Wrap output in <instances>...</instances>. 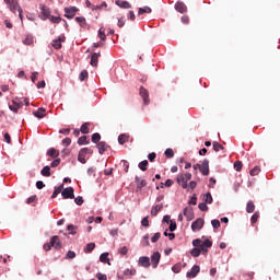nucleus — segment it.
Masks as SVG:
<instances>
[{"label": "nucleus", "instance_id": "f257e3e1", "mask_svg": "<svg viewBox=\"0 0 280 280\" xmlns=\"http://www.w3.org/2000/svg\"><path fill=\"white\" fill-rule=\"evenodd\" d=\"M192 246H195V248H199L201 255H207V253H209V248H211V246H213V242H211L209 238H207L202 243V240L196 238L192 241Z\"/></svg>", "mask_w": 280, "mask_h": 280}, {"label": "nucleus", "instance_id": "f03ea898", "mask_svg": "<svg viewBox=\"0 0 280 280\" xmlns=\"http://www.w3.org/2000/svg\"><path fill=\"white\" fill-rule=\"evenodd\" d=\"M4 3L8 4L9 10L13 12V14H16V12H19V16L21 21H23V9H21L19 0H4Z\"/></svg>", "mask_w": 280, "mask_h": 280}, {"label": "nucleus", "instance_id": "7ed1b4c3", "mask_svg": "<svg viewBox=\"0 0 280 280\" xmlns=\"http://www.w3.org/2000/svg\"><path fill=\"white\" fill-rule=\"evenodd\" d=\"M189 180H191V173H182L177 175V183L183 189H187V183H189Z\"/></svg>", "mask_w": 280, "mask_h": 280}, {"label": "nucleus", "instance_id": "20e7f679", "mask_svg": "<svg viewBox=\"0 0 280 280\" xmlns=\"http://www.w3.org/2000/svg\"><path fill=\"white\" fill-rule=\"evenodd\" d=\"M86 154H93V149L83 148L79 151L78 161L79 163H86Z\"/></svg>", "mask_w": 280, "mask_h": 280}, {"label": "nucleus", "instance_id": "39448f33", "mask_svg": "<svg viewBox=\"0 0 280 280\" xmlns=\"http://www.w3.org/2000/svg\"><path fill=\"white\" fill-rule=\"evenodd\" d=\"M42 21H47L51 16V11L45 4L39 5Z\"/></svg>", "mask_w": 280, "mask_h": 280}, {"label": "nucleus", "instance_id": "423d86ee", "mask_svg": "<svg viewBox=\"0 0 280 280\" xmlns=\"http://www.w3.org/2000/svg\"><path fill=\"white\" fill-rule=\"evenodd\" d=\"M73 187H68L61 191V196L65 200L70 199L73 200L75 198V195L73 194Z\"/></svg>", "mask_w": 280, "mask_h": 280}, {"label": "nucleus", "instance_id": "0eeeda50", "mask_svg": "<svg viewBox=\"0 0 280 280\" xmlns=\"http://www.w3.org/2000/svg\"><path fill=\"white\" fill-rule=\"evenodd\" d=\"M79 12V9L77 7H67L65 8V16L66 19H73L75 16V13Z\"/></svg>", "mask_w": 280, "mask_h": 280}, {"label": "nucleus", "instance_id": "6e6552de", "mask_svg": "<svg viewBox=\"0 0 280 280\" xmlns=\"http://www.w3.org/2000/svg\"><path fill=\"white\" fill-rule=\"evenodd\" d=\"M50 244L56 250H60V248H62V242H60V236L58 235H55L50 238Z\"/></svg>", "mask_w": 280, "mask_h": 280}, {"label": "nucleus", "instance_id": "1a4fd4ad", "mask_svg": "<svg viewBox=\"0 0 280 280\" xmlns=\"http://www.w3.org/2000/svg\"><path fill=\"white\" fill-rule=\"evenodd\" d=\"M205 226V219L198 218L195 222L191 224L192 231H200Z\"/></svg>", "mask_w": 280, "mask_h": 280}, {"label": "nucleus", "instance_id": "9d476101", "mask_svg": "<svg viewBox=\"0 0 280 280\" xmlns=\"http://www.w3.org/2000/svg\"><path fill=\"white\" fill-rule=\"evenodd\" d=\"M160 261H161V253H159V252L153 253V255L151 256L152 267L159 268Z\"/></svg>", "mask_w": 280, "mask_h": 280}, {"label": "nucleus", "instance_id": "9b49d317", "mask_svg": "<svg viewBox=\"0 0 280 280\" xmlns=\"http://www.w3.org/2000/svg\"><path fill=\"white\" fill-rule=\"evenodd\" d=\"M198 272H200V266L195 265L192 266L191 270L186 273L188 279H195V277H198Z\"/></svg>", "mask_w": 280, "mask_h": 280}, {"label": "nucleus", "instance_id": "f8f14e48", "mask_svg": "<svg viewBox=\"0 0 280 280\" xmlns=\"http://www.w3.org/2000/svg\"><path fill=\"white\" fill-rule=\"evenodd\" d=\"M135 183L137 185V191H141V189H143V187L148 186V182H145V179H141V177H139V176L135 177Z\"/></svg>", "mask_w": 280, "mask_h": 280}, {"label": "nucleus", "instance_id": "ddd939ff", "mask_svg": "<svg viewBox=\"0 0 280 280\" xmlns=\"http://www.w3.org/2000/svg\"><path fill=\"white\" fill-rule=\"evenodd\" d=\"M140 96L142 97L144 104H150V93L143 86L140 88Z\"/></svg>", "mask_w": 280, "mask_h": 280}, {"label": "nucleus", "instance_id": "4468645a", "mask_svg": "<svg viewBox=\"0 0 280 280\" xmlns=\"http://www.w3.org/2000/svg\"><path fill=\"white\" fill-rule=\"evenodd\" d=\"M203 176H209V160H203L200 171Z\"/></svg>", "mask_w": 280, "mask_h": 280}, {"label": "nucleus", "instance_id": "2eb2a0df", "mask_svg": "<svg viewBox=\"0 0 280 280\" xmlns=\"http://www.w3.org/2000/svg\"><path fill=\"white\" fill-rule=\"evenodd\" d=\"M139 266L142 268H148L150 266V257L141 256L138 260Z\"/></svg>", "mask_w": 280, "mask_h": 280}, {"label": "nucleus", "instance_id": "dca6fc26", "mask_svg": "<svg viewBox=\"0 0 280 280\" xmlns=\"http://www.w3.org/2000/svg\"><path fill=\"white\" fill-rule=\"evenodd\" d=\"M34 117H37V119H43L47 115V109L44 107H39L37 110L33 112Z\"/></svg>", "mask_w": 280, "mask_h": 280}, {"label": "nucleus", "instance_id": "f3484780", "mask_svg": "<svg viewBox=\"0 0 280 280\" xmlns=\"http://www.w3.org/2000/svg\"><path fill=\"white\" fill-rule=\"evenodd\" d=\"M100 56H102L101 52H94V54H92V56H91V61H90L91 67H97V62H98V60H100Z\"/></svg>", "mask_w": 280, "mask_h": 280}, {"label": "nucleus", "instance_id": "a211bd4d", "mask_svg": "<svg viewBox=\"0 0 280 280\" xmlns=\"http://www.w3.org/2000/svg\"><path fill=\"white\" fill-rule=\"evenodd\" d=\"M175 10L180 14H185L187 12V5L183 2H176Z\"/></svg>", "mask_w": 280, "mask_h": 280}, {"label": "nucleus", "instance_id": "6ab92c4d", "mask_svg": "<svg viewBox=\"0 0 280 280\" xmlns=\"http://www.w3.org/2000/svg\"><path fill=\"white\" fill-rule=\"evenodd\" d=\"M62 43H65V37H59L58 39L52 40L54 49H62Z\"/></svg>", "mask_w": 280, "mask_h": 280}, {"label": "nucleus", "instance_id": "aec40b11", "mask_svg": "<svg viewBox=\"0 0 280 280\" xmlns=\"http://www.w3.org/2000/svg\"><path fill=\"white\" fill-rule=\"evenodd\" d=\"M108 148H110V145L106 144L104 141L97 143V150L100 154H104Z\"/></svg>", "mask_w": 280, "mask_h": 280}, {"label": "nucleus", "instance_id": "412c9836", "mask_svg": "<svg viewBox=\"0 0 280 280\" xmlns=\"http://www.w3.org/2000/svg\"><path fill=\"white\" fill-rule=\"evenodd\" d=\"M184 215L187 218V220H192L194 219V208L188 207L184 209Z\"/></svg>", "mask_w": 280, "mask_h": 280}, {"label": "nucleus", "instance_id": "4be33fe9", "mask_svg": "<svg viewBox=\"0 0 280 280\" xmlns=\"http://www.w3.org/2000/svg\"><path fill=\"white\" fill-rule=\"evenodd\" d=\"M21 106H23V103H18L16 101H12V104L9 105V108L13 113H19V108H21Z\"/></svg>", "mask_w": 280, "mask_h": 280}, {"label": "nucleus", "instance_id": "5701e85b", "mask_svg": "<svg viewBox=\"0 0 280 280\" xmlns=\"http://www.w3.org/2000/svg\"><path fill=\"white\" fill-rule=\"evenodd\" d=\"M162 209H163V203L156 205V206L152 207V209H151V215H152L153 218H156V215H159V211H161Z\"/></svg>", "mask_w": 280, "mask_h": 280}, {"label": "nucleus", "instance_id": "b1692460", "mask_svg": "<svg viewBox=\"0 0 280 280\" xmlns=\"http://www.w3.org/2000/svg\"><path fill=\"white\" fill-rule=\"evenodd\" d=\"M47 155L51 159H58V156H60V152L54 148H50L47 152Z\"/></svg>", "mask_w": 280, "mask_h": 280}, {"label": "nucleus", "instance_id": "393cba45", "mask_svg": "<svg viewBox=\"0 0 280 280\" xmlns=\"http://www.w3.org/2000/svg\"><path fill=\"white\" fill-rule=\"evenodd\" d=\"M141 14H152V9L150 7L139 8L138 16H141Z\"/></svg>", "mask_w": 280, "mask_h": 280}, {"label": "nucleus", "instance_id": "a878e982", "mask_svg": "<svg viewBox=\"0 0 280 280\" xmlns=\"http://www.w3.org/2000/svg\"><path fill=\"white\" fill-rule=\"evenodd\" d=\"M23 45H34V36L26 35V37L23 39Z\"/></svg>", "mask_w": 280, "mask_h": 280}, {"label": "nucleus", "instance_id": "bb28decb", "mask_svg": "<svg viewBox=\"0 0 280 280\" xmlns=\"http://www.w3.org/2000/svg\"><path fill=\"white\" fill-rule=\"evenodd\" d=\"M246 212L254 213L255 212V202L248 201L246 205Z\"/></svg>", "mask_w": 280, "mask_h": 280}, {"label": "nucleus", "instance_id": "cd10ccee", "mask_svg": "<svg viewBox=\"0 0 280 280\" xmlns=\"http://www.w3.org/2000/svg\"><path fill=\"white\" fill-rule=\"evenodd\" d=\"M62 189H65V185L62 184L59 187L55 188L51 198H57L59 194H62Z\"/></svg>", "mask_w": 280, "mask_h": 280}, {"label": "nucleus", "instance_id": "c85d7f7f", "mask_svg": "<svg viewBox=\"0 0 280 280\" xmlns=\"http://www.w3.org/2000/svg\"><path fill=\"white\" fill-rule=\"evenodd\" d=\"M42 176H46L47 178L49 176H51V168L49 166H45L42 171H40Z\"/></svg>", "mask_w": 280, "mask_h": 280}, {"label": "nucleus", "instance_id": "c756f323", "mask_svg": "<svg viewBox=\"0 0 280 280\" xmlns=\"http://www.w3.org/2000/svg\"><path fill=\"white\" fill-rule=\"evenodd\" d=\"M148 165H149V162L148 160H143L142 162H140L138 164V167L139 170H141L142 172H145L148 170Z\"/></svg>", "mask_w": 280, "mask_h": 280}, {"label": "nucleus", "instance_id": "7c9ffc66", "mask_svg": "<svg viewBox=\"0 0 280 280\" xmlns=\"http://www.w3.org/2000/svg\"><path fill=\"white\" fill-rule=\"evenodd\" d=\"M89 140H88V138H86V136H82V137H80L79 139H78V144L79 145H89Z\"/></svg>", "mask_w": 280, "mask_h": 280}, {"label": "nucleus", "instance_id": "2f4dec72", "mask_svg": "<svg viewBox=\"0 0 280 280\" xmlns=\"http://www.w3.org/2000/svg\"><path fill=\"white\" fill-rule=\"evenodd\" d=\"M117 5H119V8H122L125 10H129V8H132V5L130 4V2L128 1H121L120 3L116 2Z\"/></svg>", "mask_w": 280, "mask_h": 280}, {"label": "nucleus", "instance_id": "473e14b6", "mask_svg": "<svg viewBox=\"0 0 280 280\" xmlns=\"http://www.w3.org/2000/svg\"><path fill=\"white\" fill-rule=\"evenodd\" d=\"M75 21H77V23H79V25L81 27H86V19H84L82 16H78V18H75Z\"/></svg>", "mask_w": 280, "mask_h": 280}, {"label": "nucleus", "instance_id": "72a5a7b5", "mask_svg": "<svg viewBox=\"0 0 280 280\" xmlns=\"http://www.w3.org/2000/svg\"><path fill=\"white\" fill-rule=\"evenodd\" d=\"M203 200L207 205H211L213 202V197L211 196V192H207L203 197Z\"/></svg>", "mask_w": 280, "mask_h": 280}, {"label": "nucleus", "instance_id": "f704fd0d", "mask_svg": "<svg viewBox=\"0 0 280 280\" xmlns=\"http://www.w3.org/2000/svg\"><path fill=\"white\" fill-rule=\"evenodd\" d=\"M80 131L82 132V135H89V132H90L89 122H84V124L81 126Z\"/></svg>", "mask_w": 280, "mask_h": 280}, {"label": "nucleus", "instance_id": "c9c22d12", "mask_svg": "<svg viewBox=\"0 0 280 280\" xmlns=\"http://www.w3.org/2000/svg\"><path fill=\"white\" fill-rule=\"evenodd\" d=\"M106 28H104V27H101L100 30H98V38H101V40H106Z\"/></svg>", "mask_w": 280, "mask_h": 280}, {"label": "nucleus", "instance_id": "e433bc0d", "mask_svg": "<svg viewBox=\"0 0 280 280\" xmlns=\"http://www.w3.org/2000/svg\"><path fill=\"white\" fill-rule=\"evenodd\" d=\"M95 250V243H89L84 249V253H93Z\"/></svg>", "mask_w": 280, "mask_h": 280}, {"label": "nucleus", "instance_id": "4c0bfd02", "mask_svg": "<svg viewBox=\"0 0 280 280\" xmlns=\"http://www.w3.org/2000/svg\"><path fill=\"white\" fill-rule=\"evenodd\" d=\"M214 152H220V150H224V145L220 144V142L212 143Z\"/></svg>", "mask_w": 280, "mask_h": 280}, {"label": "nucleus", "instance_id": "58836bf2", "mask_svg": "<svg viewBox=\"0 0 280 280\" xmlns=\"http://www.w3.org/2000/svg\"><path fill=\"white\" fill-rule=\"evenodd\" d=\"M127 141H128V136H126V135H120V136L118 137V143H119L120 145H124V143H127Z\"/></svg>", "mask_w": 280, "mask_h": 280}, {"label": "nucleus", "instance_id": "ea45409f", "mask_svg": "<svg viewBox=\"0 0 280 280\" xmlns=\"http://www.w3.org/2000/svg\"><path fill=\"white\" fill-rule=\"evenodd\" d=\"M101 139L102 136L100 133L96 132L92 135V143H100Z\"/></svg>", "mask_w": 280, "mask_h": 280}, {"label": "nucleus", "instance_id": "a19ab883", "mask_svg": "<svg viewBox=\"0 0 280 280\" xmlns=\"http://www.w3.org/2000/svg\"><path fill=\"white\" fill-rule=\"evenodd\" d=\"M190 255L192 256V257H200V247H195V248H192L191 249V252H190Z\"/></svg>", "mask_w": 280, "mask_h": 280}, {"label": "nucleus", "instance_id": "79ce46f5", "mask_svg": "<svg viewBox=\"0 0 280 280\" xmlns=\"http://www.w3.org/2000/svg\"><path fill=\"white\" fill-rule=\"evenodd\" d=\"M182 269H183V265L180 262L172 267L173 272H175L176 275H178V272H180Z\"/></svg>", "mask_w": 280, "mask_h": 280}, {"label": "nucleus", "instance_id": "37998d69", "mask_svg": "<svg viewBox=\"0 0 280 280\" xmlns=\"http://www.w3.org/2000/svg\"><path fill=\"white\" fill-rule=\"evenodd\" d=\"M259 220V211H256L252 218H250V222L252 224H257V221Z\"/></svg>", "mask_w": 280, "mask_h": 280}, {"label": "nucleus", "instance_id": "c03bdc74", "mask_svg": "<svg viewBox=\"0 0 280 280\" xmlns=\"http://www.w3.org/2000/svg\"><path fill=\"white\" fill-rule=\"evenodd\" d=\"M166 159H174V150L173 149H166L164 152Z\"/></svg>", "mask_w": 280, "mask_h": 280}, {"label": "nucleus", "instance_id": "a18cd8bd", "mask_svg": "<svg viewBox=\"0 0 280 280\" xmlns=\"http://www.w3.org/2000/svg\"><path fill=\"white\" fill-rule=\"evenodd\" d=\"M48 19H49L50 23H56V24H58V23H60V21H62V18L54 16V15H50Z\"/></svg>", "mask_w": 280, "mask_h": 280}, {"label": "nucleus", "instance_id": "49530a36", "mask_svg": "<svg viewBox=\"0 0 280 280\" xmlns=\"http://www.w3.org/2000/svg\"><path fill=\"white\" fill-rule=\"evenodd\" d=\"M242 167H244V164H242V161L234 162V170H236V172H242Z\"/></svg>", "mask_w": 280, "mask_h": 280}, {"label": "nucleus", "instance_id": "de8ad7c7", "mask_svg": "<svg viewBox=\"0 0 280 280\" xmlns=\"http://www.w3.org/2000/svg\"><path fill=\"white\" fill-rule=\"evenodd\" d=\"M261 172V168H259V166H255L250 172V176H258L259 173Z\"/></svg>", "mask_w": 280, "mask_h": 280}, {"label": "nucleus", "instance_id": "09e8293b", "mask_svg": "<svg viewBox=\"0 0 280 280\" xmlns=\"http://www.w3.org/2000/svg\"><path fill=\"white\" fill-rule=\"evenodd\" d=\"M100 261H102V264H106V261H108V253L101 254Z\"/></svg>", "mask_w": 280, "mask_h": 280}, {"label": "nucleus", "instance_id": "8fccbe9b", "mask_svg": "<svg viewBox=\"0 0 280 280\" xmlns=\"http://www.w3.org/2000/svg\"><path fill=\"white\" fill-rule=\"evenodd\" d=\"M121 163H122L124 172L128 174V170H130V164L126 160H122Z\"/></svg>", "mask_w": 280, "mask_h": 280}, {"label": "nucleus", "instance_id": "3c124183", "mask_svg": "<svg viewBox=\"0 0 280 280\" xmlns=\"http://www.w3.org/2000/svg\"><path fill=\"white\" fill-rule=\"evenodd\" d=\"M80 80L81 82H84V80H86V78H89V72L86 70H83L81 73H80Z\"/></svg>", "mask_w": 280, "mask_h": 280}, {"label": "nucleus", "instance_id": "603ef678", "mask_svg": "<svg viewBox=\"0 0 280 280\" xmlns=\"http://www.w3.org/2000/svg\"><path fill=\"white\" fill-rule=\"evenodd\" d=\"M159 240H161V234L160 232L155 233L152 237H151V242L153 244H156V242H159Z\"/></svg>", "mask_w": 280, "mask_h": 280}, {"label": "nucleus", "instance_id": "864d4df0", "mask_svg": "<svg viewBox=\"0 0 280 280\" xmlns=\"http://www.w3.org/2000/svg\"><path fill=\"white\" fill-rule=\"evenodd\" d=\"M124 275H125V276L130 275V276L132 277V276L137 275V269H126V270L124 271Z\"/></svg>", "mask_w": 280, "mask_h": 280}, {"label": "nucleus", "instance_id": "5fc2aeb1", "mask_svg": "<svg viewBox=\"0 0 280 280\" xmlns=\"http://www.w3.org/2000/svg\"><path fill=\"white\" fill-rule=\"evenodd\" d=\"M43 248L44 250H46V253H49V250L54 248V245H51V241L49 243L44 244Z\"/></svg>", "mask_w": 280, "mask_h": 280}, {"label": "nucleus", "instance_id": "6e6d98bb", "mask_svg": "<svg viewBox=\"0 0 280 280\" xmlns=\"http://www.w3.org/2000/svg\"><path fill=\"white\" fill-rule=\"evenodd\" d=\"M165 237H168V240L172 242L173 240H176V234L174 233H167V230L164 232Z\"/></svg>", "mask_w": 280, "mask_h": 280}, {"label": "nucleus", "instance_id": "4d7b16f0", "mask_svg": "<svg viewBox=\"0 0 280 280\" xmlns=\"http://www.w3.org/2000/svg\"><path fill=\"white\" fill-rule=\"evenodd\" d=\"M199 210L200 211H209V206H207V202L199 203Z\"/></svg>", "mask_w": 280, "mask_h": 280}, {"label": "nucleus", "instance_id": "13d9d810", "mask_svg": "<svg viewBox=\"0 0 280 280\" xmlns=\"http://www.w3.org/2000/svg\"><path fill=\"white\" fill-rule=\"evenodd\" d=\"M148 218L149 217H144L142 219V221H141L142 226H145V228L150 226V220Z\"/></svg>", "mask_w": 280, "mask_h": 280}, {"label": "nucleus", "instance_id": "bf43d9fd", "mask_svg": "<svg viewBox=\"0 0 280 280\" xmlns=\"http://www.w3.org/2000/svg\"><path fill=\"white\" fill-rule=\"evenodd\" d=\"M213 229H220V220L214 219L211 221Z\"/></svg>", "mask_w": 280, "mask_h": 280}, {"label": "nucleus", "instance_id": "052dcab7", "mask_svg": "<svg viewBox=\"0 0 280 280\" xmlns=\"http://www.w3.org/2000/svg\"><path fill=\"white\" fill-rule=\"evenodd\" d=\"M66 257L67 259H75V252L69 250Z\"/></svg>", "mask_w": 280, "mask_h": 280}, {"label": "nucleus", "instance_id": "680f3d73", "mask_svg": "<svg viewBox=\"0 0 280 280\" xmlns=\"http://www.w3.org/2000/svg\"><path fill=\"white\" fill-rule=\"evenodd\" d=\"M75 205H78L79 207H81V205H84V199L82 197H77L74 199Z\"/></svg>", "mask_w": 280, "mask_h": 280}, {"label": "nucleus", "instance_id": "e2e57ef3", "mask_svg": "<svg viewBox=\"0 0 280 280\" xmlns=\"http://www.w3.org/2000/svg\"><path fill=\"white\" fill-rule=\"evenodd\" d=\"M60 165V159H56L51 162L50 167H58Z\"/></svg>", "mask_w": 280, "mask_h": 280}, {"label": "nucleus", "instance_id": "0e129e2a", "mask_svg": "<svg viewBox=\"0 0 280 280\" xmlns=\"http://www.w3.org/2000/svg\"><path fill=\"white\" fill-rule=\"evenodd\" d=\"M62 145H66V147L71 145V138H65V139L62 140Z\"/></svg>", "mask_w": 280, "mask_h": 280}, {"label": "nucleus", "instance_id": "69168bd1", "mask_svg": "<svg viewBox=\"0 0 280 280\" xmlns=\"http://www.w3.org/2000/svg\"><path fill=\"white\" fill-rule=\"evenodd\" d=\"M170 231H171V233H174V231L176 230V223H175V221H171V224H170Z\"/></svg>", "mask_w": 280, "mask_h": 280}, {"label": "nucleus", "instance_id": "338daca9", "mask_svg": "<svg viewBox=\"0 0 280 280\" xmlns=\"http://www.w3.org/2000/svg\"><path fill=\"white\" fill-rule=\"evenodd\" d=\"M119 254L120 255H128V247L127 246H124L119 249Z\"/></svg>", "mask_w": 280, "mask_h": 280}, {"label": "nucleus", "instance_id": "774afa93", "mask_svg": "<svg viewBox=\"0 0 280 280\" xmlns=\"http://www.w3.org/2000/svg\"><path fill=\"white\" fill-rule=\"evenodd\" d=\"M96 277H97L98 280H106L107 279L106 275H104V273H97Z\"/></svg>", "mask_w": 280, "mask_h": 280}]
</instances>
